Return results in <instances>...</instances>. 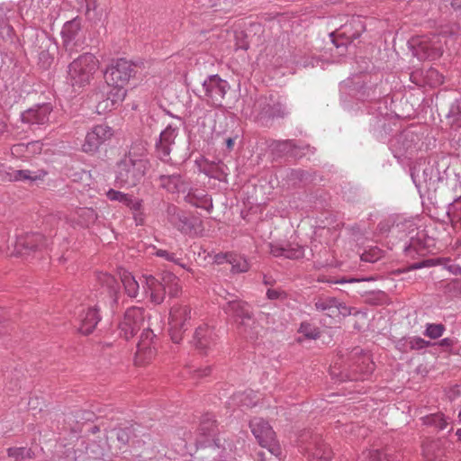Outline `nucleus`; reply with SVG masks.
Returning <instances> with one entry per match:
<instances>
[{"mask_svg": "<svg viewBox=\"0 0 461 461\" xmlns=\"http://www.w3.org/2000/svg\"><path fill=\"white\" fill-rule=\"evenodd\" d=\"M81 8L85 7V14L92 19V13L95 12L96 8V0H78Z\"/></svg>", "mask_w": 461, "mask_h": 461, "instance_id": "nucleus-52", "label": "nucleus"}, {"mask_svg": "<svg viewBox=\"0 0 461 461\" xmlns=\"http://www.w3.org/2000/svg\"><path fill=\"white\" fill-rule=\"evenodd\" d=\"M81 30V22L78 18H74L71 21L67 22L61 31V35L64 40V42L68 44V42L75 40L79 31Z\"/></svg>", "mask_w": 461, "mask_h": 461, "instance_id": "nucleus-32", "label": "nucleus"}, {"mask_svg": "<svg viewBox=\"0 0 461 461\" xmlns=\"http://www.w3.org/2000/svg\"><path fill=\"white\" fill-rule=\"evenodd\" d=\"M299 331L308 339H316L319 336V330L308 322H303Z\"/></svg>", "mask_w": 461, "mask_h": 461, "instance_id": "nucleus-51", "label": "nucleus"}, {"mask_svg": "<svg viewBox=\"0 0 461 461\" xmlns=\"http://www.w3.org/2000/svg\"><path fill=\"white\" fill-rule=\"evenodd\" d=\"M51 112L52 105L50 104L36 105L21 114L22 122L34 131L49 123Z\"/></svg>", "mask_w": 461, "mask_h": 461, "instance_id": "nucleus-15", "label": "nucleus"}, {"mask_svg": "<svg viewBox=\"0 0 461 461\" xmlns=\"http://www.w3.org/2000/svg\"><path fill=\"white\" fill-rule=\"evenodd\" d=\"M382 257V250L377 249V248H374V249H371L369 251H365L362 255H361V260L362 261H365V262H376L379 258H381Z\"/></svg>", "mask_w": 461, "mask_h": 461, "instance_id": "nucleus-50", "label": "nucleus"}, {"mask_svg": "<svg viewBox=\"0 0 461 461\" xmlns=\"http://www.w3.org/2000/svg\"><path fill=\"white\" fill-rule=\"evenodd\" d=\"M232 319L240 318L242 321L251 319V311L248 303L232 300ZM237 321V320H235Z\"/></svg>", "mask_w": 461, "mask_h": 461, "instance_id": "nucleus-37", "label": "nucleus"}, {"mask_svg": "<svg viewBox=\"0 0 461 461\" xmlns=\"http://www.w3.org/2000/svg\"><path fill=\"white\" fill-rule=\"evenodd\" d=\"M391 223L389 221H382L378 223L377 229L380 233L385 234L391 230Z\"/></svg>", "mask_w": 461, "mask_h": 461, "instance_id": "nucleus-59", "label": "nucleus"}, {"mask_svg": "<svg viewBox=\"0 0 461 461\" xmlns=\"http://www.w3.org/2000/svg\"><path fill=\"white\" fill-rule=\"evenodd\" d=\"M178 134V128L171 124L167 125L159 134V138L155 144L157 157L164 161L170 160L171 146L175 144V140Z\"/></svg>", "mask_w": 461, "mask_h": 461, "instance_id": "nucleus-17", "label": "nucleus"}, {"mask_svg": "<svg viewBox=\"0 0 461 461\" xmlns=\"http://www.w3.org/2000/svg\"><path fill=\"white\" fill-rule=\"evenodd\" d=\"M213 291L219 298L226 301L228 306L230 304V301L228 300L229 291L222 284H214Z\"/></svg>", "mask_w": 461, "mask_h": 461, "instance_id": "nucleus-53", "label": "nucleus"}, {"mask_svg": "<svg viewBox=\"0 0 461 461\" xmlns=\"http://www.w3.org/2000/svg\"><path fill=\"white\" fill-rule=\"evenodd\" d=\"M228 163L229 160L225 162L222 159L216 158L215 160L208 162L204 165L203 172L208 176L227 184L229 176Z\"/></svg>", "mask_w": 461, "mask_h": 461, "instance_id": "nucleus-27", "label": "nucleus"}, {"mask_svg": "<svg viewBox=\"0 0 461 461\" xmlns=\"http://www.w3.org/2000/svg\"><path fill=\"white\" fill-rule=\"evenodd\" d=\"M300 450L317 461H329L332 457V450L325 444L321 436L311 430L303 431L297 439Z\"/></svg>", "mask_w": 461, "mask_h": 461, "instance_id": "nucleus-6", "label": "nucleus"}, {"mask_svg": "<svg viewBox=\"0 0 461 461\" xmlns=\"http://www.w3.org/2000/svg\"><path fill=\"white\" fill-rule=\"evenodd\" d=\"M273 145H275L273 149H276L281 152H285L292 147V142L290 140H278L273 142Z\"/></svg>", "mask_w": 461, "mask_h": 461, "instance_id": "nucleus-56", "label": "nucleus"}, {"mask_svg": "<svg viewBox=\"0 0 461 461\" xmlns=\"http://www.w3.org/2000/svg\"><path fill=\"white\" fill-rule=\"evenodd\" d=\"M447 215L453 223L461 221V196L449 204Z\"/></svg>", "mask_w": 461, "mask_h": 461, "instance_id": "nucleus-43", "label": "nucleus"}, {"mask_svg": "<svg viewBox=\"0 0 461 461\" xmlns=\"http://www.w3.org/2000/svg\"><path fill=\"white\" fill-rule=\"evenodd\" d=\"M224 260L227 261V262L229 261L228 260V254L227 253H225V254H217L215 256L216 263L221 264Z\"/></svg>", "mask_w": 461, "mask_h": 461, "instance_id": "nucleus-64", "label": "nucleus"}, {"mask_svg": "<svg viewBox=\"0 0 461 461\" xmlns=\"http://www.w3.org/2000/svg\"><path fill=\"white\" fill-rule=\"evenodd\" d=\"M159 185L170 193L179 191L182 184L181 176L178 174L160 175Z\"/></svg>", "mask_w": 461, "mask_h": 461, "instance_id": "nucleus-34", "label": "nucleus"}, {"mask_svg": "<svg viewBox=\"0 0 461 461\" xmlns=\"http://www.w3.org/2000/svg\"><path fill=\"white\" fill-rule=\"evenodd\" d=\"M155 255L157 257L163 258L169 262H173L178 266H181L182 267H185V265L181 263L182 258L178 257L176 253L159 249L156 250Z\"/></svg>", "mask_w": 461, "mask_h": 461, "instance_id": "nucleus-46", "label": "nucleus"}, {"mask_svg": "<svg viewBox=\"0 0 461 461\" xmlns=\"http://www.w3.org/2000/svg\"><path fill=\"white\" fill-rule=\"evenodd\" d=\"M369 461H393L391 454L378 449L370 450L367 454Z\"/></svg>", "mask_w": 461, "mask_h": 461, "instance_id": "nucleus-49", "label": "nucleus"}, {"mask_svg": "<svg viewBox=\"0 0 461 461\" xmlns=\"http://www.w3.org/2000/svg\"><path fill=\"white\" fill-rule=\"evenodd\" d=\"M112 88L107 93L106 99L101 101L96 105L98 113H104L106 111H112L117 108L124 100L126 96V90L124 86H110Z\"/></svg>", "mask_w": 461, "mask_h": 461, "instance_id": "nucleus-24", "label": "nucleus"}, {"mask_svg": "<svg viewBox=\"0 0 461 461\" xmlns=\"http://www.w3.org/2000/svg\"><path fill=\"white\" fill-rule=\"evenodd\" d=\"M106 196L111 201H116L125 204L133 211H140L141 208V203L138 199H134L131 195L123 194L122 192L110 189L106 193Z\"/></svg>", "mask_w": 461, "mask_h": 461, "instance_id": "nucleus-30", "label": "nucleus"}, {"mask_svg": "<svg viewBox=\"0 0 461 461\" xmlns=\"http://www.w3.org/2000/svg\"><path fill=\"white\" fill-rule=\"evenodd\" d=\"M249 269V264L244 257L232 255V273H244Z\"/></svg>", "mask_w": 461, "mask_h": 461, "instance_id": "nucleus-44", "label": "nucleus"}, {"mask_svg": "<svg viewBox=\"0 0 461 461\" xmlns=\"http://www.w3.org/2000/svg\"><path fill=\"white\" fill-rule=\"evenodd\" d=\"M446 268L455 276H461V265L448 261Z\"/></svg>", "mask_w": 461, "mask_h": 461, "instance_id": "nucleus-57", "label": "nucleus"}, {"mask_svg": "<svg viewBox=\"0 0 461 461\" xmlns=\"http://www.w3.org/2000/svg\"><path fill=\"white\" fill-rule=\"evenodd\" d=\"M446 330V327L441 323H428L424 335L431 339L440 338Z\"/></svg>", "mask_w": 461, "mask_h": 461, "instance_id": "nucleus-42", "label": "nucleus"}, {"mask_svg": "<svg viewBox=\"0 0 461 461\" xmlns=\"http://www.w3.org/2000/svg\"><path fill=\"white\" fill-rule=\"evenodd\" d=\"M420 137L411 130H405L390 140V149L395 158L412 156L420 149Z\"/></svg>", "mask_w": 461, "mask_h": 461, "instance_id": "nucleus-9", "label": "nucleus"}, {"mask_svg": "<svg viewBox=\"0 0 461 461\" xmlns=\"http://www.w3.org/2000/svg\"><path fill=\"white\" fill-rule=\"evenodd\" d=\"M344 86L348 88L349 95L361 101L375 100L380 96L376 95V87L366 86L359 77L355 81H347Z\"/></svg>", "mask_w": 461, "mask_h": 461, "instance_id": "nucleus-23", "label": "nucleus"}, {"mask_svg": "<svg viewBox=\"0 0 461 461\" xmlns=\"http://www.w3.org/2000/svg\"><path fill=\"white\" fill-rule=\"evenodd\" d=\"M98 68V59L91 53H84L68 66L67 83L74 92H80L89 86Z\"/></svg>", "mask_w": 461, "mask_h": 461, "instance_id": "nucleus-4", "label": "nucleus"}, {"mask_svg": "<svg viewBox=\"0 0 461 461\" xmlns=\"http://www.w3.org/2000/svg\"><path fill=\"white\" fill-rule=\"evenodd\" d=\"M100 320L101 317L96 307H88L86 310H82L79 315V331L85 335L90 334Z\"/></svg>", "mask_w": 461, "mask_h": 461, "instance_id": "nucleus-26", "label": "nucleus"}, {"mask_svg": "<svg viewBox=\"0 0 461 461\" xmlns=\"http://www.w3.org/2000/svg\"><path fill=\"white\" fill-rule=\"evenodd\" d=\"M249 427L258 443L262 447L267 448L276 457L281 456V447L276 439V432L268 421L255 417L249 421Z\"/></svg>", "mask_w": 461, "mask_h": 461, "instance_id": "nucleus-7", "label": "nucleus"}, {"mask_svg": "<svg viewBox=\"0 0 461 461\" xmlns=\"http://www.w3.org/2000/svg\"><path fill=\"white\" fill-rule=\"evenodd\" d=\"M162 280L167 284L166 290L168 289L170 296H176L180 292V285L176 276L170 273L162 274Z\"/></svg>", "mask_w": 461, "mask_h": 461, "instance_id": "nucleus-40", "label": "nucleus"}, {"mask_svg": "<svg viewBox=\"0 0 461 461\" xmlns=\"http://www.w3.org/2000/svg\"><path fill=\"white\" fill-rule=\"evenodd\" d=\"M95 417V414L92 411H78L76 413V420L77 423L92 421Z\"/></svg>", "mask_w": 461, "mask_h": 461, "instance_id": "nucleus-54", "label": "nucleus"}, {"mask_svg": "<svg viewBox=\"0 0 461 461\" xmlns=\"http://www.w3.org/2000/svg\"><path fill=\"white\" fill-rule=\"evenodd\" d=\"M421 420L424 425L433 427L438 430L444 429L447 425V420L441 412L426 415Z\"/></svg>", "mask_w": 461, "mask_h": 461, "instance_id": "nucleus-35", "label": "nucleus"}, {"mask_svg": "<svg viewBox=\"0 0 461 461\" xmlns=\"http://www.w3.org/2000/svg\"><path fill=\"white\" fill-rule=\"evenodd\" d=\"M458 26L441 27L438 34L430 33L428 35L412 38L410 41L412 53L420 60L435 59L443 53V42L441 37L452 36L458 32Z\"/></svg>", "mask_w": 461, "mask_h": 461, "instance_id": "nucleus-3", "label": "nucleus"}, {"mask_svg": "<svg viewBox=\"0 0 461 461\" xmlns=\"http://www.w3.org/2000/svg\"><path fill=\"white\" fill-rule=\"evenodd\" d=\"M216 430H217V426L215 424V421L209 417H205L203 419V420L200 423L199 429H198L199 434L201 436L212 437L213 438L212 441L217 447L225 448L224 443L221 444V438H220V436H217L216 438H214L216 435Z\"/></svg>", "mask_w": 461, "mask_h": 461, "instance_id": "nucleus-29", "label": "nucleus"}, {"mask_svg": "<svg viewBox=\"0 0 461 461\" xmlns=\"http://www.w3.org/2000/svg\"><path fill=\"white\" fill-rule=\"evenodd\" d=\"M168 221L182 233L198 235L203 231L201 221L198 218H189L185 212L175 205L167 209Z\"/></svg>", "mask_w": 461, "mask_h": 461, "instance_id": "nucleus-11", "label": "nucleus"}, {"mask_svg": "<svg viewBox=\"0 0 461 461\" xmlns=\"http://www.w3.org/2000/svg\"><path fill=\"white\" fill-rule=\"evenodd\" d=\"M109 445L106 436L97 437V439L82 441L75 450L76 459L84 461L86 458L103 459L107 455Z\"/></svg>", "mask_w": 461, "mask_h": 461, "instance_id": "nucleus-13", "label": "nucleus"}, {"mask_svg": "<svg viewBox=\"0 0 461 461\" xmlns=\"http://www.w3.org/2000/svg\"><path fill=\"white\" fill-rule=\"evenodd\" d=\"M447 117L451 120V124L456 127L461 125V100H456L450 106Z\"/></svg>", "mask_w": 461, "mask_h": 461, "instance_id": "nucleus-41", "label": "nucleus"}, {"mask_svg": "<svg viewBox=\"0 0 461 461\" xmlns=\"http://www.w3.org/2000/svg\"><path fill=\"white\" fill-rule=\"evenodd\" d=\"M186 203L197 208L210 212L212 208V198L203 189H191L185 196Z\"/></svg>", "mask_w": 461, "mask_h": 461, "instance_id": "nucleus-28", "label": "nucleus"}, {"mask_svg": "<svg viewBox=\"0 0 461 461\" xmlns=\"http://www.w3.org/2000/svg\"><path fill=\"white\" fill-rule=\"evenodd\" d=\"M145 285L143 289L149 295L150 301L155 304L163 303L166 297L167 284L162 280V275L156 277L152 275H144Z\"/></svg>", "mask_w": 461, "mask_h": 461, "instance_id": "nucleus-21", "label": "nucleus"}, {"mask_svg": "<svg viewBox=\"0 0 461 461\" xmlns=\"http://www.w3.org/2000/svg\"><path fill=\"white\" fill-rule=\"evenodd\" d=\"M41 176L38 172L28 169L14 170L11 173V179L14 181H30L34 182L41 179Z\"/></svg>", "mask_w": 461, "mask_h": 461, "instance_id": "nucleus-39", "label": "nucleus"}, {"mask_svg": "<svg viewBox=\"0 0 461 461\" xmlns=\"http://www.w3.org/2000/svg\"><path fill=\"white\" fill-rule=\"evenodd\" d=\"M454 344H455V340L453 339H450V338L442 339L438 342V345L440 347H443V348H450Z\"/></svg>", "mask_w": 461, "mask_h": 461, "instance_id": "nucleus-62", "label": "nucleus"}, {"mask_svg": "<svg viewBox=\"0 0 461 461\" xmlns=\"http://www.w3.org/2000/svg\"><path fill=\"white\" fill-rule=\"evenodd\" d=\"M358 280L357 279H355V278H350V279H346V278H340V279H336L334 281H331V283L333 284H340V285H343V284H347V283H354V282H357Z\"/></svg>", "mask_w": 461, "mask_h": 461, "instance_id": "nucleus-63", "label": "nucleus"}, {"mask_svg": "<svg viewBox=\"0 0 461 461\" xmlns=\"http://www.w3.org/2000/svg\"><path fill=\"white\" fill-rule=\"evenodd\" d=\"M269 252L274 257H283L289 259H299L304 256L303 247L294 243H289L285 246L269 244Z\"/></svg>", "mask_w": 461, "mask_h": 461, "instance_id": "nucleus-25", "label": "nucleus"}, {"mask_svg": "<svg viewBox=\"0 0 461 461\" xmlns=\"http://www.w3.org/2000/svg\"><path fill=\"white\" fill-rule=\"evenodd\" d=\"M191 309L186 305L175 306L170 311L169 333L174 343H179L183 333L189 328Z\"/></svg>", "mask_w": 461, "mask_h": 461, "instance_id": "nucleus-12", "label": "nucleus"}, {"mask_svg": "<svg viewBox=\"0 0 461 461\" xmlns=\"http://www.w3.org/2000/svg\"><path fill=\"white\" fill-rule=\"evenodd\" d=\"M228 88V82L221 80L217 75L210 77L203 83L204 95L212 100L216 106L222 105V100Z\"/></svg>", "mask_w": 461, "mask_h": 461, "instance_id": "nucleus-18", "label": "nucleus"}, {"mask_svg": "<svg viewBox=\"0 0 461 461\" xmlns=\"http://www.w3.org/2000/svg\"><path fill=\"white\" fill-rule=\"evenodd\" d=\"M393 230L402 233V238H409L410 246H415V239L419 235L416 224L412 221H404L403 222L397 223L393 227Z\"/></svg>", "mask_w": 461, "mask_h": 461, "instance_id": "nucleus-31", "label": "nucleus"}, {"mask_svg": "<svg viewBox=\"0 0 461 461\" xmlns=\"http://www.w3.org/2000/svg\"><path fill=\"white\" fill-rule=\"evenodd\" d=\"M337 298L332 296H319L314 300V308L318 312H327L329 316L335 315Z\"/></svg>", "mask_w": 461, "mask_h": 461, "instance_id": "nucleus-33", "label": "nucleus"}, {"mask_svg": "<svg viewBox=\"0 0 461 461\" xmlns=\"http://www.w3.org/2000/svg\"><path fill=\"white\" fill-rule=\"evenodd\" d=\"M45 245L44 238L40 233H27L17 237L14 249L12 252L15 256H23L34 251Z\"/></svg>", "mask_w": 461, "mask_h": 461, "instance_id": "nucleus-19", "label": "nucleus"}, {"mask_svg": "<svg viewBox=\"0 0 461 461\" xmlns=\"http://www.w3.org/2000/svg\"><path fill=\"white\" fill-rule=\"evenodd\" d=\"M369 461H393L391 454L378 449L370 450L367 454Z\"/></svg>", "mask_w": 461, "mask_h": 461, "instance_id": "nucleus-48", "label": "nucleus"}, {"mask_svg": "<svg viewBox=\"0 0 461 461\" xmlns=\"http://www.w3.org/2000/svg\"><path fill=\"white\" fill-rule=\"evenodd\" d=\"M448 286L450 290H454L461 294V278L452 280L448 283Z\"/></svg>", "mask_w": 461, "mask_h": 461, "instance_id": "nucleus-61", "label": "nucleus"}, {"mask_svg": "<svg viewBox=\"0 0 461 461\" xmlns=\"http://www.w3.org/2000/svg\"><path fill=\"white\" fill-rule=\"evenodd\" d=\"M149 167L146 149L142 144H134L117 164L115 182L120 187L137 185Z\"/></svg>", "mask_w": 461, "mask_h": 461, "instance_id": "nucleus-2", "label": "nucleus"}, {"mask_svg": "<svg viewBox=\"0 0 461 461\" xmlns=\"http://www.w3.org/2000/svg\"><path fill=\"white\" fill-rule=\"evenodd\" d=\"M131 434L132 430L130 427L115 429L116 438L120 444L119 448L129 443Z\"/></svg>", "mask_w": 461, "mask_h": 461, "instance_id": "nucleus-45", "label": "nucleus"}, {"mask_svg": "<svg viewBox=\"0 0 461 461\" xmlns=\"http://www.w3.org/2000/svg\"><path fill=\"white\" fill-rule=\"evenodd\" d=\"M121 279L128 296L132 298L136 297L139 293L140 285L131 274L124 271L121 276Z\"/></svg>", "mask_w": 461, "mask_h": 461, "instance_id": "nucleus-36", "label": "nucleus"}, {"mask_svg": "<svg viewBox=\"0 0 461 461\" xmlns=\"http://www.w3.org/2000/svg\"><path fill=\"white\" fill-rule=\"evenodd\" d=\"M409 338H404V339H400L397 344H396V348L402 351V352H408L411 350V348H409Z\"/></svg>", "mask_w": 461, "mask_h": 461, "instance_id": "nucleus-60", "label": "nucleus"}, {"mask_svg": "<svg viewBox=\"0 0 461 461\" xmlns=\"http://www.w3.org/2000/svg\"><path fill=\"white\" fill-rule=\"evenodd\" d=\"M146 317L143 308L133 306L126 310L118 326L120 337L126 340L134 337L139 330L143 329L137 344L136 365L146 364L156 355V335L149 328L144 327Z\"/></svg>", "mask_w": 461, "mask_h": 461, "instance_id": "nucleus-1", "label": "nucleus"}, {"mask_svg": "<svg viewBox=\"0 0 461 461\" xmlns=\"http://www.w3.org/2000/svg\"><path fill=\"white\" fill-rule=\"evenodd\" d=\"M283 295H284V292L281 290L268 289L267 291V296L270 300H276V299L282 298Z\"/></svg>", "mask_w": 461, "mask_h": 461, "instance_id": "nucleus-58", "label": "nucleus"}, {"mask_svg": "<svg viewBox=\"0 0 461 461\" xmlns=\"http://www.w3.org/2000/svg\"><path fill=\"white\" fill-rule=\"evenodd\" d=\"M335 315L340 314L343 317L348 316L351 314V309L350 307L347 306L346 303L339 302L337 299V303L335 306Z\"/></svg>", "mask_w": 461, "mask_h": 461, "instance_id": "nucleus-55", "label": "nucleus"}, {"mask_svg": "<svg viewBox=\"0 0 461 461\" xmlns=\"http://www.w3.org/2000/svg\"><path fill=\"white\" fill-rule=\"evenodd\" d=\"M409 348L411 350H420L430 346V342L427 341L420 337H409Z\"/></svg>", "mask_w": 461, "mask_h": 461, "instance_id": "nucleus-47", "label": "nucleus"}, {"mask_svg": "<svg viewBox=\"0 0 461 461\" xmlns=\"http://www.w3.org/2000/svg\"><path fill=\"white\" fill-rule=\"evenodd\" d=\"M135 74V66L125 59L113 61L104 72V79L108 86H125Z\"/></svg>", "mask_w": 461, "mask_h": 461, "instance_id": "nucleus-10", "label": "nucleus"}, {"mask_svg": "<svg viewBox=\"0 0 461 461\" xmlns=\"http://www.w3.org/2000/svg\"><path fill=\"white\" fill-rule=\"evenodd\" d=\"M113 129L106 124L95 126L86 136L83 150L86 153L95 152L104 141L108 140L113 136Z\"/></svg>", "mask_w": 461, "mask_h": 461, "instance_id": "nucleus-16", "label": "nucleus"}, {"mask_svg": "<svg viewBox=\"0 0 461 461\" xmlns=\"http://www.w3.org/2000/svg\"><path fill=\"white\" fill-rule=\"evenodd\" d=\"M411 176L419 191L422 188L436 191L438 183L445 179V171H439L435 160H420L411 167Z\"/></svg>", "mask_w": 461, "mask_h": 461, "instance_id": "nucleus-5", "label": "nucleus"}, {"mask_svg": "<svg viewBox=\"0 0 461 461\" xmlns=\"http://www.w3.org/2000/svg\"><path fill=\"white\" fill-rule=\"evenodd\" d=\"M217 334L212 327L208 324H202L195 329L193 344L195 348L201 351H206L212 346L215 345Z\"/></svg>", "mask_w": 461, "mask_h": 461, "instance_id": "nucleus-22", "label": "nucleus"}, {"mask_svg": "<svg viewBox=\"0 0 461 461\" xmlns=\"http://www.w3.org/2000/svg\"><path fill=\"white\" fill-rule=\"evenodd\" d=\"M7 455L9 457L14 458L15 461H23L25 459H32L34 457V453L31 448L27 447H9L7 449Z\"/></svg>", "mask_w": 461, "mask_h": 461, "instance_id": "nucleus-38", "label": "nucleus"}, {"mask_svg": "<svg viewBox=\"0 0 461 461\" xmlns=\"http://www.w3.org/2000/svg\"><path fill=\"white\" fill-rule=\"evenodd\" d=\"M445 438H427L421 445L422 456L424 461H447L445 458L446 445Z\"/></svg>", "mask_w": 461, "mask_h": 461, "instance_id": "nucleus-20", "label": "nucleus"}, {"mask_svg": "<svg viewBox=\"0 0 461 461\" xmlns=\"http://www.w3.org/2000/svg\"><path fill=\"white\" fill-rule=\"evenodd\" d=\"M242 113L246 115H256L260 119L284 117L288 113L286 107L274 96H262L255 101L251 109H243Z\"/></svg>", "mask_w": 461, "mask_h": 461, "instance_id": "nucleus-8", "label": "nucleus"}, {"mask_svg": "<svg viewBox=\"0 0 461 461\" xmlns=\"http://www.w3.org/2000/svg\"><path fill=\"white\" fill-rule=\"evenodd\" d=\"M362 31L363 25L361 24V22L357 19L353 20L349 23L342 25L337 31L330 32V37L336 48L338 50L341 49L339 54H343V49H346L347 46L351 44L354 40L359 38Z\"/></svg>", "mask_w": 461, "mask_h": 461, "instance_id": "nucleus-14", "label": "nucleus"}]
</instances>
